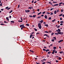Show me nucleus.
Masks as SVG:
<instances>
[{"mask_svg": "<svg viewBox=\"0 0 64 64\" xmlns=\"http://www.w3.org/2000/svg\"><path fill=\"white\" fill-rule=\"evenodd\" d=\"M38 26L39 29H41L42 26H41V23H39L38 24Z\"/></svg>", "mask_w": 64, "mask_h": 64, "instance_id": "f257e3e1", "label": "nucleus"}, {"mask_svg": "<svg viewBox=\"0 0 64 64\" xmlns=\"http://www.w3.org/2000/svg\"><path fill=\"white\" fill-rule=\"evenodd\" d=\"M58 34H60V35H63V32H58Z\"/></svg>", "mask_w": 64, "mask_h": 64, "instance_id": "f03ea898", "label": "nucleus"}, {"mask_svg": "<svg viewBox=\"0 0 64 64\" xmlns=\"http://www.w3.org/2000/svg\"><path fill=\"white\" fill-rule=\"evenodd\" d=\"M58 30H56V31H57V32H61V30L60 29H58Z\"/></svg>", "mask_w": 64, "mask_h": 64, "instance_id": "7ed1b4c3", "label": "nucleus"}, {"mask_svg": "<svg viewBox=\"0 0 64 64\" xmlns=\"http://www.w3.org/2000/svg\"><path fill=\"white\" fill-rule=\"evenodd\" d=\"M44 36H46L48 37V38H49V36L48 35V34H45L44 35Z\"/></svg>", "mask_w": 64, "mask_h": 64, "instance_id": "20e7f679", "label": "nucleus"}, {"mask_svg": "<svg viewBox=\"0 0 64 64\" xmlns=\"http://www.w3.org/2000/svg\"><path fill=\"white\" fill-rule=\"evenodd\" d=\"M26 12V13L29 12L30 11V10H25Z\"/></svg>", "mask_w": 64, "mask_h": 64, "instance_id": "39448f33", "label": "nucleus"}, {"mask_svg": "<svg viewBox=\"0 0 64 64\" xmlns=\"http://www.w3.org/2000/svg\"><path fill=\"white\" fill-rule=\"evenodd\" d=\"M63 41V40H60L58 42L60 43V42H62Z\"/></svg>", "mask_w": 64, "mask_h": 64, "instance_id": "423d86ee", "label": "nucleus"}, {"mask_svg": "<svg viewBox=\"0 0 64 64\" xmlns=\"http://www.w3.org/2000/svg\"><path fill=\"white\" fill-rule=\"evenodd\" d=\"M32 8H33V7L32 6H30L28 8V9H31L32 8Z\"/></svg>", "mask_w": 64, "mask_h": 64, "instance_id": "0eeeda50", "label": "nucleus"}, {"mask_svg": "<svg viewBox=\"0 0 64 64\" xmlns=\"http://www.w3.org/2000/svg\"><path fill=\"white\" fill-rule=\"evenodd\" d=\"M23 26H24V25L22 24L21 25H20V27H23Z\"/></svg>", "mask_w": 64, "mask_h": 64, "instance_id": "6e6552de", "label": "nucleus"}, {"mask_svg": "<svg viewBox=\"0 0 64 64\" xmlns=\"http://www.w3.org/2000/svg\"><path fill=\"white\" fill-rule=\"evenodd\" d=\"M44 18H45L46 19H47V16L46 15H45Z\"/></svg>", "mask_w": 64, "mask_h": 64, "instance_id": "1a4fd4ad", "label": "nucleus"}, {"mask_svg": "<svg viewBox=\"0 0 64 64\" xmlns=\"http://www.w3.org/2000/svg\"><path fill=\"white\" fill-rule=\"evenodd\" d=\"M59 32H58V33H56L55 34L56 35H59Z\"/></svg>", "mask_w": 64, "mask_h": 64, "instance_id": "9d476101", "label": "nucleus"}, {"mask_svg": "<svg viewBox=\"0 0 64 64\" xmlns=\"http://www.w3.org/2000/svg\"><path fill=\"white\" fill-rule=\"evenodd\" d=\"M36 16V15H34L33 16V17L34 18V17H35Z\"/></svg>", "mask_w": 64, "mask_h": 64, "instance_id": "9b49d317", "label": "nucleus"}, {"mask_svg": "<svg viewBox=\"0 0 64 64\" xmlns=\"http://www.w3.org/2000/svg\"><path fill=\"white\" fill-rule=\"evenodd\" d=\"M40 22L41 23H42L43 22V20H41L40 21Z\"/></svg>", "mask_w": 64, "mask_h": 64, "instance_id": "f8f14e48", "label": "nucleus"}, {"mask_svg": "<svg viewBox=\"0 0 64 64\" xmlns=\"http://www.w3.org/2000/svg\"><path fill=\"white\" fill-rule=\"evenodd\" d=\"M6 19H7V20H8V21H9V18H8V17H7L6 18Z\"/></svg>", "mask_w": 64, "mask_h": 64, "instance_id": "ddd939ff", "label": "nucleus"}, {"mask_svg": "<svg viewBox=\"0 0 64 64\" xmlns=\"http://www.w3.org/2000/svg\"><path fill=\"white\" fill-rule=\"evenodd\" d=\"M61 12H63V11H64V10H63V9H62L61 10Z\"/></svg>", "mask_w": 64, "mask_h": 64, "instance_id": "4468645a", "label": "nucleus"}, {"mask_svg": "<svg viewBox=\"0 0 64 64\" xmlns=\"http://www.w3.org/2000/svg\"><path fill=\"white\" fill-rule=\"evenodd\" d=\"M44 26H46V27H48V24H45L44 25Z\"/></svg>", "mask_w": 64, "mask_h": 64, "instance_id": "2eb2a0df", "label": "nucleus"}, {"mask_svg": "<svg viewBox=\"0 0 64 64\" xmlns=\"http://www.w3.org/2000/svg\"><path fill=\"white\" fill-rule=\"evenodd\" d=\"M54 49H56V47L54 46L53 48Z\"/></svg>", "mask_w": 64, "mask_h": 64, "instance_id": "dca6fc26", "label": "nucleus"}, {"mask_svg": "<svg viewBox=\"0 0 64 64\" xmlns=\"http://www.w3.org/2000/svg\"><path fill=\"white\" fill-rule=\"evenodd\" d=\"M58 4H56L54 5V6H58Z\"/></svg>", "mask_w": 64, "mask_h": 64, "instance_id": "f3484780", "label": "nucleus"}, {"mask_svg": "<svg viewBox=\"0 0 64 64\" xmlns=\"http://www.w3.org/2000/svg\"><path fill=\"white\" fill-rule=\"evenodd\" d=\"M42 13V12H40L39 13H38V15H40V14H41Z\"/></svg>", "mask_w": 64, "mask_h": 64, "instance_id": "a211bd4d", "label": "nucleus"}, {"mask_svg": "<svg viewBox=\"0 0 64 64\" xmlns=\"http://www.w3.org/2000/svg\"><path fill=\"white\" fill-rule=\"evenodd\" d=\"M59 11V10H57L56 13H58V12Z\"/></svg>", "mask_w": 64, "mask_h": 64, "instance_id": "6ab92c4d", "label": "nucleus"}, {"mask_svg": "<svg viewBox=\"0 0 64 64\" xmlns=\"http://www.w3.org/2000/svg\"><path fill=\"white\" fill-rule=\"evenodd\" d=\"M60 23H64V22L63 21H61L60 22Z\"/></svg>", "mask_w": 64, "mask_h": 64, "instance_id": "aec40b11", "label": "nucleus"}, {"mask_svg": "<svg viewBox=\"0 0 64 64\" xmlns=\"http://www.w3.org/2000/svg\"><path fill=\"white\" fill-rule=\"evenodd\" d=\"M48 32L49 33H51L52 32V31L51 30H49V31H48Z\"/></svg>", "mask_w": 64, "mask_h": 64, "instance_id": "412c9836", "label": "nucleus"}, {"mask_svg": "<svg viewBox=\"0 0 64 64\" xmlns=\"http://www.w3.org/2000/svg\"><path fill=\"white\" fill-rule=\"evenodd\" d=\"M13 11L12 10H11L10 12H9V13H11Z\"/></svg>", "mask_w": 64, "mask_h": 64, "instance_id": "4be33fe9", "label": "nucleus"}, {"mask_svg": "<svg viewBox=\"0 0 64 64\" xmlns=\"http://www.w3.org/2000/svg\"><path fill=\"white\" fill-rule=\"evenodd\" d=\"M54 14H56V10H55L54 11Z\"/></svg>", "mask_w": 64, "mask_h": 64, "instance_id": "5701e85b", "label": "nucleus"}, {"mask_svg": "<svg viewBox=\"0 0 64 64\" xmlns=\"http://www.w3.org/2000/svg\"><path fill=\"white\" fill-rule=\"evenodd\" d=\"M50 51V50H46V52H47V51Z\"/></svg>", "mask_w": 64, "mask_h": 64, "instance_id": "b1692460", "label": "nucleus"}, {"mask_svg": "<svg viewBox=\"0 0 64 64\" xmlns=\"http://www.w3.org/2000/svg\"><path fill=\"white\" fill-rule=\"evenodd\" d=\"M32 35L31 34V35L30 36V38H32Z\"/></svg>", "mask_w": 64, "mask_h": 64, "instance_id": "393cba45", "label": "nucleus"}, {"mask_svg": "<svg viewBox=\"0 0 64 64\" xmlns=\"http://www.w3.org/2000/svg\"><path fill=\"white\" fill-rule=\"evenodd\" d=\"M44 32H45V33H48V32L47 31H46Z\"/></svg>", "mask_w": 64, "mask_h": 64, "instance_id": "a878e982", "label": "nucleus"}, {"mask_svg": "<svg viewBox=\"0 0 64 64\" xmlns=\"http://www.w3.org/2000/svg\"><path fill=\"white\" fill-rule=\"evenodd\" d=\"M63 53V52L62 51L60 52V54H61L62 53Z\"/></svg>", "mask_w": 64, "mask_h": 64, "instance_id": "bb28decb", "label": "nucleus"}, {"mask_svg": "<svg viewBox=\"0 0 64 64\" xmlns=\"http://www.w3.org/2000/svg\"><path fill=\"white\" fill-rule=\"evenodd\" d=\"M49 3L50 4V5H52V3H51V2H49Z\"/></svg>", "mask_w": 64, "mask_h": 64, "instance_id": "cd10ccee", "label": "nucleus"}, {"mask_svg": "<svg viewBox=\"0 0 64 64\" xmlns=\"http://www.w3.org/2000/svg\"><path fill=\"white\" fill-rule=\"evenodd\" d=\"M53 38H54V40H56V38L55 37H54Z\"/></svg>", "mask_w": 64, "mask_h": 64, "instance_id": "c85d7f7f", "label": "nucleus"}, {"mask_svg": "<svg viewBox=\"0 0 64 64\" xmlns=\"http://www.w3.org/2000/svg\"><path fill=\"white\" fill-rule=\"evenodd\" d=\"M30 52H32V53H33L34 52L33 51H32L31 50H30Z\"/></svg>", "mask_w": 64, "mask_h": 64, "instance_id": "c756f323", "label": "nucleus"}, {"mask_svg": "<svg viewBox=\"0 0 64 64\" xmlns=\"http://www.w3.org/2000/svg\"><path fill=\"white\" fill-rule=\"evenodd\" d=\"M59 60H61V58L60 57L58 58Z\"/></svg>", "mask_w": 64, "mask_h": 64, "instance_id": "7c9ffc66", "label": "nucleus"}, {"mask_svg": "<svg viewBox=\"0 0 64 64\" xmlns=\"http://www.w3.org/2000/svg\"><path fill=\"white\" fill-rule=\"evenodd\" d=\"M41 18V16H38V17L37 18L38 19L39 18Z\"/></svg>", "mask_w": 64, "mask_h": 64, "instance_id": "2f4dec72", "label": "nucleus"}, {"mask_svg": "<svg viewBox=\"0 0 64 64\" xmlns=\"http://www.w3.org/2000/svg\"><path fill=\"white\" fill-rule=\"evenodd\" d=\"M26 26H29V24H26Z\"/></svg>", "mask_w": 64, "mask_h": 64, "instance_id": "473e14b6", "label": "nucleus"}, {"mask_svg": "<svg viewBox=\"0 0 64 64\" xmlns=\"http://www.w3.org/2000/svg\"><path fill=\"white\" fill-rule=\"evenodd\" d=\"M56 20L55 19H54V20H52V22H54Z\"/></svg>", "mask_w": 64, "mask_h": 64, "instance_id": "72a5a7b5", "label": "nucleus"}, {"mask_svg": "<svg viewBox=\"0 0 64 64\" xmlns=\"http://www.w3.org/2000/svg\"><path fill=\"white\" fill-rule=\"evenodd\" d=\"M46 13V12H43L42 13V14H45Z\"/></svg>", "mask_w": 64, "mask_h": 64, "instance_id": "f704fd0d", "label": "nucleus"}, {"mask_svg": "<svg viewBox=\"0 0 64 64\" xmlns=\"http://www.w3.org/2000/svg\"><path fill=\"white\" fill-rule=\"evenodd\" d=\"M51 53V52H48V54H50V53Z\"/></svg>", "mask_w": 64, "mask_h": 64, "instance_id": "c9c22d12", "label": "nucleus"}, {"mask_svg": "<svg viewBox=\"0 0 64 64\" xmlns=\"http://www.w3.org/2000/svg\"><path fill=\"white\" fill-rule=\"evenodd\" d=\"M34 30H35V31H37V29H36V28H34Z\"/></svg>", "mask_w": 64, "mask_h": 64, "instance_id": "e433bc0d", "label": "nucleus"}, {"mask_svg": "<svg viewBox=\"0 0 64 64\" xmlns=\"http://www.w3.org/2000/svg\"><path fill=\"white\" fill-rule=\"evenodd\" d=\"M54 34V33L52 32V33L51 34V35H53V34Z\"/></svg>", "mask_w": 64, "mask_h": 64, "instance_id": "4c0bfd02", "label": "nucleus"}, {"mask_svg": "<svg viewBox=\"0 0 64 64\" xmlns=\"http://www.w3.org/2000/svg\"><path fill=\"white\" fill-rule=\"evenodd\" d=\"M51 19V17L49 18H48L49 20H50Z\"/></svg>", "mask_w": 64, "mask_h": 64, "instance_id": "58836bf2", "label": "nucleus"}, {"mask_svg": "<svg viewBox=\"0 0 64 64\" xmlns=\"http://www.w3.org/2000/svg\"><path fill=\"white\" fill-rule=\"evenodd\" d=\"M42 64H45V63H46V62H42Z\"/></svg>", "mask_w": 64, "mask_h": 64, "instance_id": "ea45409f", "label": "nucleus"}, {"mask_svg": "<svg viewBox=\"0 0 64 64\" xmlns=\"http://www.w3.org/2000/svg\"><path fill=\"white\" fill-rule=\"evenodd\" d=\"M53 13L52 12H51L50 13V15H53Z\"/></svg>", "mask_w": 64, "mask_h": 64, "instance_id": "a19ab883", "label": "nucleus"}, {"mask_svg": "<svg viewBox=\"0 0 64 64\" xmlns=\"http://www.w3.org/2000/svg\"><path fill=\"white\" fill-rule=\"evenodd\" d=\"M47 63H49V64H51V62H47Z\"/></svg>", "mask_w": 64, "mask_h": 64, "instance_id": "79ce46f5", "label": "nucleus"}, {"mask_svg": "<svg viewBox=\"0 0 64 64\" xmlns=\"http://www.w3.org/2000/svg\"><path fill=\"white\" fill-rule=\"evenodd\" d=\"M62 14H61L59 15V16H62Z\"/></svg>", "mask_w": 64, "mask_h": 64, "instance_id": "37998d69", "label": "nucleus"}, {"mask_svg": "<svg viewBox=\"0 0 64 64\" xmlns=\"http://www.w3.org/2000/svg\"><path fill=\"white\" fill-rule=\"evenodd\" d=\"M29 17H33V16L32 15L30 16Z\"/></svg>", "mask_w": 64, "mask_h": 64, "instance_id": "c03bdc74", "label": "nucleus"}, {"mask_svg": "<svg viewBox=\"0 0 64 64\" xmlns=\"http://www.w3.org/2000/svg\"><path fill=\"white\" fill-rule=\"evenodd\" d=\"M22 27V28H25V27L24 26H23Z\"/></svg>", "mask_w": 64, "mask_h": 64, "instance_id": "a18cd8bd", "label": "nucleus"}, {"mask_svg": "<svg viewBox=\"0 0 64 64\" xmlns=\"http://www.w3.org/2000/svg\"><path fill=\"white\" fill-rule=\"evenodd\" d=\"M62 4V2H61V3H60L59 4L60 5H61V4Z\"/></svg>", "mask_w": 64, "mask_h": 64, "instance_id": "49530a36", "label": "nucleus"}, {"mask_svg": "<svg viewBox=\"0 0 64 64\" xmlns=\"http://www.w3.org/2000/svg\"><path fill=\"white\" fill-rule=\"evenodd\" d=\"M53 9H54V8H51L50 10L51 11H52V10H53Z\"/></svg>", "mask_w": 64, "mask_h": 64, "instance_id": "de8ad7c7", "label": "nucleus"}, {"mask_svg": "<svg viewBox=\"0 0 64 64\" xmlns=\"http://www.w3.org/2000/svg\"><path fill=\"white\" fill-rule=\"evenodd\" d=\"M60 26H57V28H59V27H60Z\"/></svg>", "mask_w": 64, "mask_h": 64, "instance_id": "09e8293b", "label": "nucleus"}, {"mask_svg": "<svg viewBox=\"0 0 64 64\" xmlns=\"http://www.w3.org/2000/svg\"><path fill=\"white\" fill-rule=\"evenodd\" d=\"M47 14H50V13L49 12H46Z\"/></svg>", "mask_w": 64, "mask_h": 64, "instance_id": "8fccbe9b", "label": "nucleus"}, {"mask_svg": "<svg viewBox=\"0 0 64 64\" xmlns=\"http://www.w3.org/2000/svg\"><path fill=\"white\" fill-rule=\"evenodd\" d=\"M53 3H57L56 2H53Z\"/></svg>", "mask_w": 64, "mask_h": 64, "instance_id": "3c124183", "label": "nucleus"}, {"mask_svg": "<svg viewBox=\"0 0 64 64\" xmlns=\"http://www.w3.org/2000/svg\"><path fill=\"white\" fill-rule=\"evenodd\" d=\"M20 7V5H18V8H19Z\"/></svg>", "mask_w": 64, "mask_h": 64, "instance_id": "603ef678", "label": "nucleus"}, {"mask_svg": "<svg viewBox=\"0 0 64 64\" xmlns=\"http://www.w3.org/2000/svg\"><path fill=\"white\" fill-rule=\"evenodd\" d=\"M18 22H22V21H18Z\"/></svg>", "mask_w": 64, "mask_h": 64, "instance_id": "864d4df0", "label": "nucleus"}, {"mask_svg": "<svg viewBox=\"0 0 64 64\" xmlns=\"http://www.w3.org/2000/svg\"><path fill=\"white\" fill-rule=\"evenodd\" d=\"M11 22H12V23H14V22L13 21H11Z\"/></svg>", "mask_w": 64, "mask_h": 64, "instance_id": "5fc2aeb1", "label": "nucleus"}, {"mask_svg": "<svg viewBox=\"0 0 64 64\" xmlns=\"http://www.w3.org/2000/svg\"><path fill=\"white\" fill-rule=\"evenodd\" d=\"M41 16L42 17H43V16H44V15L43 14H42Z\"/></svg>", "mask_w": 64, "mask_h": 64, "instance_id": "6e6d98bb", "label": "nucleus"}, {"mask_svg": "<svg viewBox=\"0 0 64 64\" xmlns=\"http://www.w3.org/2000/svg\"><path fill=\"white\" fill-rule=\"evenodd\" d=\"M36 64H40V63L38 62V63H37V62H36Z\"/></svg>", "mask_w": 64, "mask_h": 64, "instance_id": "4d7b16f0", "label": "nucleus"}, {"mask_svg": "<svg viewBox=\"0 0 64 64\" xmlns=\"http://www.w3.org/2000/svg\"><path fill=\"white\" fill-rule=\"evenodd\" d=\"M8 7H6V8L5 9H8Z\"/></svg>", "mask_w": 64, "mask_h": 64, "instance_id": "13d9d810", "label": "nucleus"}, {"mask_svg": "<svg viewBox=\"0 0 64 64\" xmlns=\"http://www.w3.org/2000/svg\"><path fill=\"white\" fill-rule=\"evenodd\" d=\"M43 51H46V50H45V49H43Z\"/></svg>", "mask_w": 64, "mask_h": 64, "instance_id": "bf43d9fd", "label": "nucleus"}, {"mask_svg": "<svg viewBox=\"0 0 64 64\" xmlns=\"http://www.w3.org/2000/svg\"><path fill=\"white\" fill-rule=\"evenodd\" d=\"M10 8H8L7 9V10H9V9H10Z\"/></svg>", "mask_w": 64, "mask_h": 64, "instance_id": "052dcab7", "label": "nucleus"}, {"mask_svg": "<svg viewBox=\"0 0 64 64\" xmlns=\"http://www.w3.org/2000/svg\"><path fill=\"white\" fill-rule=\"evenodd\" d=\"M0 6H2V4H0Z\"/></svg>", "mask_w": 64, "mask_h": 64, "instance_id": "680f3d73", "label": "nucleus"}, {"mask_svg": "<svg viewBox=\"0 0 64 64\" xmlns=\"http://www.w3.org/2000/svg\"><path fill=\"white\" fill-rule=\"evenodd\" d=\"M52 42H54V39H53L52 40Z\"/></svg>", "mask_w": 64, "mask_h": 64, "instance_id": "e2e57ef3", "label": "nucleus"}, {"mask_svg": "<svg viewBox=\"0 0 64 64\" xmlns=\"http://www.w3.org/2000/svg\"><path fill=\"white\" fill-rule=\"evenodd\" d=\"M1 10L2 11H3V10H4V9H1Z\"/></svg>", "mask_w": 64, "mask_h": 64, "instance_id": "0e129e2a", "label": "nucleus"}, {"mask_svg": "<svg viewBox=\"0 0 64 64\" xmlns=\"http://www.w3.org/2000/svg\"><path fill=\"white\" fill-rule=\"evenodd\" d=\"M0 25H4V24H1Z\"/></svg>", "mask_w": 64, "mask_h": 64, "instance_id": "69168bd1", "label": "nucleus"}, {"mask_svg": "<svg viewBox=\"0 0 64 64\" xmlns=\"http://www.w3.org/2000/svg\"><path fill=\"white\" fill-rule=\"evenodd\" d=\"M40 10H39V9H38L37 10V11H40Z\"/></svg>", "mask_w": 64, "mask_h": 64, "instance_id": "338daca9", "label": "nucleus"}, {"mask_svg": "<svg viewBox=\"0 0 64 64\" xmlns=\"http://www.w3.org/2000/svg\"><path fill=\"white\" fill-rule=\"evenodd\" d=\"M60 25H61V26L63 25V24H60Z\"/></svg>", "mask_w": 64, "mask_h": 64, "instance_id": "774afa93", "label": "nucleus"}]
</instances>
